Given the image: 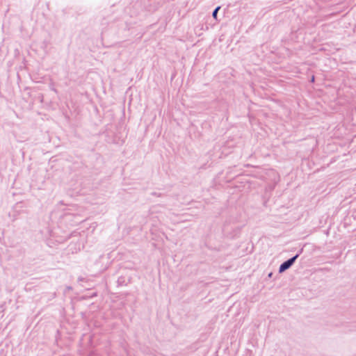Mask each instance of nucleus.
<instances>
[{"mask_svg": "<svg viewBox=\"0 0 356 356\" xmlns=\"http://www.w3.org/2000/svg\"><path fill=\"white\" fill-rule=\"evenodd\" d=\"M272 275H273V273H270L268 274V277H270L272 276Z\"/></svg>", "mask_w": 356, "mask_h": 356, "instance_id": "20e7f679", "label": "nucleus"}, {"mask_svg": "<svg viewBox=\"0 0 356 356\" xmlns=\"http://www.w3.org/2000/svg\"><path fill=\"white\" fill-rule=\"evenodd\" d=\"M299 257V254H296L295 256L284 261L279 267V273H282L290 268L296 259Z\"/></svg>", "mask_w": 356, "mask_h": 356, "instance_id": "f257e3e1", "label": "nucleus"}, {"mask_svg": "<svg viewBox=\"0 0 356 356\" xmlns=\"http://www.w3.org/2000/svg\"><path fill=\"white\" fill-rule=\"evenodd\" d=\"M302 251H303V249L302 248V249H300V250L298 251V254H299V255H300V254L302 252Z\"/></svg>", "mask_w": 356, "mask_h": 356, "instance_id": "7ed1b4c3", "label": "nucleus"}, {"mask_svg": "<svg viewBox=\"0 0 356 356\" xmlns=\"http://www.w3.org/2000/svg\"><path fill=\"white\" fill-rule=\"evenodd\" d=\"M314 81V76H312V81Z\"/></svg>", "mask_w": 356, "mask_h": 356, "instance_id": "39448f33", "label": "nucleus"}, {"mask_svg": "<svg viewBox=\"0 0 356 356\" xmlns=\"http://www.w3.org/2000/svg\"><path fill=\"white\" fill-rule=\"evenodd\" d=\"M220 9V6L216 7L212 13V17L214 19H217L218 12Z\"/></svg>", "mask_w": 356, "mask_h": 356, "instance_id": "f03ea898", "label": "nucleus"}]
</instances>
